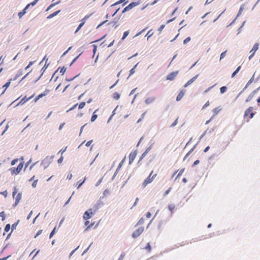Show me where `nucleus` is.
I'll return each instance as SVG.
<instances>
[{
  "instance_id": "1",
  "label": "nucleus",
  "mask_w": 260,
  "mask_h": 260,
  "mask_svg": "<svg viewBox=\"0 0 260 260\" xmlns=\"http://www.w3.org/2000/svg\"><path fill=\"white\" fill-rule=\"evenodd\" d=\"M153 171H152L150 175L147 177L143 183V186L145 187L147 184L151 183L154 179L156 177L157 174H154L152 175Z\"/></svg>"
},
{
  "instance_id": "2",
  "label": "nucleus",
  "mask_w": 260,
  "mask_h": 260,
  "mask_svg": "<svg viewBox=\"0 0 260 260\" xmlns=\"http://www.w3.org/2000/svg\"><path fill=\"white\" fill-rule=\"evenodd\" d=\"M253 108L252 107H249L247 109L244 114V118H246L249 116V119H251L254 115L255 113L253 112Z\"/></svg>"
},
{
  "instance_id": "3",
  "label": "nucleus",
  "mask_w": 260,
  "mask_h": 260,
  "mask_svg": "<svg viewBox=\"0 0 260 260\" xmlns=\"http://www.w3.org/2000/svg\"><path fill=\"white\" fill-rule=\"evenodd\" d=\"M23 167V162H22L19 164L17 168H12L11 169V172L12 174H18L21 170Z\"/></svg>"
},
{
  "instance_id": "4",
  "label": "nucleus",
  "mask_w": 260,
  "mask_h": 260,
  "mask_svg": "<svg viewBox=\"0 0 260 260\" xmlns=\"http://www.w3.org/2000/svg\"><path fill=\"white\" fill-rule=\"evenodd\" d=\"M144 228L143 226L139 228L136 230L132 234V237L136 238L139 237L144 231Z\"/></svg>"
},
{
  "instance_id": "5",
  "label": "nucleus",
  "mask_w": 260,
  "mask_h": 260,
  "mask_svg": "<svg viewBox=\"0 0 260 260\" xmlns=\"http://www.w3.org/2000/svg\"><path fill=\"white\" fill-rule=\"evenodd\" d=\"M138 2H132L131 4H129L127 6H126L122 11V13H124L126 11H129L134 7L137 6L139 5Z\"/></svg>"
},
{
  "instance_id": "6",
  "label": "nucleus",
  "mask_w": 260,
  "mask_h": 260,
  "mask_svg": "<svg viewBox=\"0 0 260 260\" xmlns=\"http://www.w3.org/2000/svg\"><path fill=\"white\" fill-rule=\"evenodd\" d=\"M90 15L88 16H85L82 20H81V23L79 24L77 28L76 29L75 33H77L81 28V27L84 25V24L85 23L86 20L89 18Z\"/></svg>"
},
{
  "instance_id": "7",
  "label": "nucleus",
  "mask_w": 260,
  "mask_h": 260,
  "mask_svg": "<svg viewBox=\"0 0 260 260\" xmlns=\"http://www.w3.org/2000/svg\"><path fill=\"white\" fill-rule=\"evenodd\" d=\"M90 15L88 16H85L82 20H81V23L79 24L77 28L76 29L75 33H77L81 28V27L84 25V24L85 23L86 20L89 18Z\"/></svg>"
},
{
  "instance_id": "8",
  "label": "nucleus",
  "mask_w": 260,
  "mask_h": 260,
  "mask_svg": "<svg viewBox=\"0 0 260 260\" xmlns=\"http://www.w3.org/2000/svg\"><path fill=\"white\" fill-rule=\"evenodd\" d=\"M90 15L88 16H85L82 20H81V23L79 24L77 28L76 29L75 33H77L81 28V27L84 25V24L85 23L86 20L89 18Z\"/></svg>"
},
{
  "instance_id": "9",
  "label": "nucleus",
  "mask_w": 260,
  "mask_h": 260,
  "mask_svg": "<svg viewBox=\"0 0 260 260\" xmlns=\"http://www.w3.org/2000/svg\"><path fill=\"white\" fill-rule=\"evenodd\" d=\"M93 214L91 209H89L88 211H86L83 215L84 219L87 220L90 219L92 215Z\"/></svg>"
},
{
  "instance_id": "10",
  "label": "nucleus",
  "mask_w": 260,
  "mask_h": 260,
  "mask_svg": "<svg viewBox=\"0 0 260 260\" xmlns=\"http://www.w3.org/2000/svg\"><path fill=\"white\" fill-rule=\"evenodd\" d=\"M35 96V94H33L32 95H31L30 96L28 97V98H27L26 96H25L24 97H23L20 101L18 103V104H17V105H23L25 103H26L27 101L29 100L30 99H32V98H34Z\"/></svg>"
},
{
  "instance_id": "11",
  "label": "nucleus",
  "mask_w": 260,
  "mask_h": 260,
  "mask_svg": "<svg viewBox=\"0 0 260 260\" xmlns=\"http://www.w3.org/2000/svg\"><path fill=\"white\" fill-rule=\"evenodd\" d=\"M178 74V71L173 72L167 76V79L170 81L173 80Z\"/></svg>"
},
{
  "instance_id": "12",
  "label": "nucleus",
  "mask_w": 260,
  "mask_h": 260,
  "mask_svg": "<svg viewBox=\"0 0 260 260\" xmlns=\"http://www.w3.org/2000/svg\"><path fill=\"white\" fill-rule=\"evenodd\" d=\"M259 44L258 43H255L254 45L253 46L252 49L251 50L250 52H251V54L249 56V59H251V58L254 55L255 51L258 49V48Z\"/></svg>"
},
{
  "instance_id": "13",
  "label": "nucleus",
  "mask_w": 260,
  "mask_h": 260,
  "mask_svg": "<svg viewBox=\"0 0 260 260\" xmlns=\"http://www.w3.org/2000/svg\"><path fill=\"white\" fill-rule=\"evenodd\" d=\"M49 92V90H45L43 93H42L38 95L37 96H36L34 99V102L36 103L39 100H40L41 98H43V96L46 95L47 93Z\"/></svg>"
},
{
  "instance_id": "14",
  "label": "nucleus",
  "mask_w": 260,
  "mask_h": 260,
  "mask_svg": "<svg viewBox=\"0 0 260 260\" xmlns=\"http://www.w3.org/2000/svg\"><path fill=\"white\" fill-rule=\"evenodd\" d=\"M137 155L136 151L132 152L129 155V164H132Z\"/></svg>"
},
{
  "instance_id": "15",
  "label": "nucleus",
  "mask_w": 260,
  "mask_h": 260,
  "mask_svg": "<svg viewBox=\"0 0 260 260\" xmlns=\"http://www.w3.org/2000/svg\"><path fill=\"white\" fill-rule=\"evenodd\" d=\"M21 198H22V193H18L17 194L16 196L15 197V202L13 205L14 207H15L18 205V204L21 200Z\"/></svg>"
},
{
  "instance_id": "16",
  "label": "nucleus",
  "mask_w": 260,
  "mask_h": 260,
  "mask_svg": "<svg viewBox=\"0 0 260 260\" xmlns=\"http://www.w3.org/2000/svg\"><path fill=\"white\" fill-rule=\"evenodd\" d=\"M198 75L195 76L194 77H193V78H192L191 79H190L189 80H188L184 85V87H187L188 86H189V85H190L191 84H192L196 80V79L198 78Z\"/></svg>"
},
{
  "instance_id": "17",
  "label": "nucleus",
  "mask_w": 260,
  "mask_h": 260,
  "mask_svg": "<svg viewBox=\"0 0 260 260\" xmlns=\"http://www.w3.org/2000/svg\"><path fill=\"white\" fill-rule=\"evenodd\" d=\"M185 90H181L179 94H178L177 98H176V101H179L181 100V99L183 97V96L185 94Z\"/></svg>"
},
{
  "instance_id": "18",
  "label": "nucleus",
  "mask_w": 260,
  "mask_h": 260,
  "mask_svg": "<svg viewBox=\"0 0 260 260\" xmlns=\"http://www.w3.org/2000/svg\"><path fill=\"white\" fill-rule=\"evenodd\" d=\"M155 100V97H150L146 99L145 101V103L148 105L153 102Z\"/></svg>"
},
{
  "instance_id": "19",
  "label": "nucleus",
  "mask_w": 260,
  "mask_h": 260,
  "mask_svg": "<svg viewBox=\"0 0 260 260\" xmlns=\"http://www.w3.org/2000/svg\"><path fill=\"white\" fill-rule=\"evenodd\" d=\"M23 70H19L16 75H15V77L13 79V80H16L18 78L20 77L23 75Z\"/></svg>"
},
{
  "instance_id": "20",
  "label": "nucleus",
  "mask_w": 260,
  "mask_h": 260,
  "mask_svg": "<svg viewBox=\"0 0 260 260\" xmlns=\"http://www.w3.org/2000/svg\"><path fill=\"white\" fill-rule=\"evenodd\" d=\"M168 208L171 213L172 214L174 212V209H175V205L174 204H170L168 206Z\"/></svg>"
},
{
  "instance_id": "21",
  "label": "nucleus",
  "mask_w": 260,
  "mask_h": 260,
  "mask_svg": "<svg viewBox=\"0 0 260 260\" xmlns=\"http://www.w3.org/2000/svg\"><path fill=\"white\" fill-rule=\"evenodd\" d=\"M255 93V91H253L248 96V98L246 99L245 102H249L251 100V99L253 98V96H254V94Z\"/></svg>"
},
{
  "instance_id": "22",
  "label": "nucleus",
  "mask_w": 260,
  "mask_h": 260,
  "mask_svg": "<svg viewBox=\"0 0 260 260\" xmlns=\"http://www.w3.org/2000/svg\"><path fill=\"white\" fill-rule=\"evenodd\" d=\"M98 111V110H96L93 113V114H92V116L91 118V122H93L95 120V119L97 118L98 117V115L95 114V112Z\"/></svg>"
},
{
  "instance_id": "23",
  "label": "nucleus",
  "mask_w": 260,
  "mask_h": 260,
  "mask_svg": "<svg viewBox=\"0 0 260 260\" xmlns=\"http://www.w3.org/2000/svg\"><path fill=\"white\" fill-rule=\"evenodd\" d=\"M60 11V10H58V11H57L53 13H52L51 14L49 15L48 17H47V18L48 19H50V18H52V17L55 16L57 14H58L59 13Z\"/></svg>"
},
{
  "instance_id": "24",
  "label": "nucleus",
  "mask_w": 260,
  "mask_h": 260,
  "mask_svg": "<svg viewBox=\"0 0 260 260\" xmlns=\"http://www.w3.org/2000/svg\"><path fill=\"white\" fill-rule=\"evenodd\" d=\"M26 10V9H25V8L21 12L18 13V15L20 18H21L25 14Z\"/></svg>"
},
{
  "instance_id": "25",
  "label": "nucleus",
  "mask_w": 260,
  "mask_h": 260,
  "mask_svg": "<svg viewBox=\"0 0 260 260\" xmlns=\"http://www.w3.org/2000/svg\"><path fill=\"white\" fill-rule=\"evenodd\" d=\"M39 0H35L34 2L30 3V4H28L26 7H25V9H27L28 8V7L30 6H34L35 5L37 2H38Z\"/></svg>"
},
{
  "instance_id": "26",
  "label": "nucleus",
  "mask_w": 260,
  "mask_h": 260,
  "mask_svg": "<svg viewBox=\"0 0 260 260\" xmlns=\"http://www.w3.org/2000/svg\"><path fill=\"white\" fill-rule=\"evenodd\" d=\"M241 69V66H239L237 69L234 72V73L232 74L231 77L234 78L235 75L238 73V72L240 71Z\"/></svg>"
},
{
  "instance_id": "27",
  "label": "nucleus",
  "mask_w": 260,
  "mask_h": 260,
  "mask_svg": "<svg viewBox=\"0 0 260 260\" xmlns=\"http://www.w3.org/2000/svg\"><path fill=\"white\" fill-rule=\"evenodd\" d=\"M13 79H10L8 82H7L4 86H3V87H4L5 89V90H6V89L10 86V83H11V81Z\"/></svg>"
},
{
  "instance_id": "28",
  "label": "nucleus",
  "mask_w": 260,
  "mask_h": 260,
  "mask_svg": "<svg viewBox=\"0 0 260 260\" xmlns=\"http://www.w3.org/2000/svg\"><path fill=\"white\" fill-rule=\"evenodd\" d=\"M151 31H152L151 29L149 30L146 35V37H147V40H148L153 34V33Z\"/></svg>"
},
{
  "instance_id": "29",
  "label": "nucleus",
  "mask_w": 260,
  "mask_h": 260,
  "mask_svg": "<svg viewBox=\"0 0 260 260\" xmlns=\"http://www.w3.org/2000/svg\"><path fill=\"white\" fill-rule=\"evenodd\" d=\"M220 110L221 109L219 107H217L214 109L212 111L214 115H216Z\"/></svg>"
},
{
  "instance_id": "30",
  "label": "nucleus",
  "mask_w": 260,
  "mask_h": 260,
  "mask_svg": "<svg viewBox=\"0 0 260 260\" xmlns=\"http://www.w3.org/2000/svg\"><path fill=\"white\" fill-rule=\"evenodd\" d=\"M120 94L117 92H115L113 94V98L115 100H118L120 98Z\"/></svg>"
},
{
  "instance_id": "31",
  "label": "nucleus",
  "mask_w": 260,
  "mask_h": 260,
  "mask_svg": "<svg viewBox=\"0 0 260 260\" xmlns=\"http://www.w3.org/2000/svg\"><path fill=\"white\" fill-rule=\"evenodd\" d=\"M226 89L227 87L226 86H222L220 88V92L221 93H223L224 92L226 91Z\"/></svg>"
},
{
  "instance_id": "32",
  "label": "nucleus",
  "mask_w": 260,
  "mask_h": 260,
  "mask_svg": "<svg viewBox=\"0 0 260 260\" xmlns=\"http://www.w3.org/2000/svg\"><path fill=\"white\" fill-rule=\"evenodd\" d=\"M145 249L147 250L148 252H150L151 250V247L149 243H148L146 246L145 247Z\"/></svg>"
},
{
  "instance_id": "33",
  "label": "nucleus",
  "mask_w": 260,
  "mask_h": 260,
  "mask_svg": "<svg viewBox=\"0 0 260 260\" xmlns=\"http://www.w3.org/2000/svg\"><path fill=\"white\" fill-rule=\"evenodd\" d=\"M137 64H136L134 67L133 69H132L131 70H130V73H129V76H131V75H132L135 72V69L136 68V67H137Z\"/></svg>"
},
{
  "instance_id": "34",
  "label": "nucleus",
  "mask_w": 260,
  "mask_h": 260,
  "mask_svg": "<svg viewBox=\"0 0 260 260\" xmlns=\"http://www.w3.org/2000/svg\"><path fill=\"white\" fill-rule=\"evenodd\" d=\"M129 31H126L123 33V37L121 38V40H124V39L128 35Z\"/></svg>"
},
{
  "instance_id": "35",
  "label": "nucleus",
  "mask_w": 260,
  "mask_h": 260,
  "mask_svg": "<svg viewBox=\"0 0 260 260\" xmlns=\"http://www.w3.org/2000/svg\"><path fill=\"white\" fill-rule=\"evenodd\" d=\"M226 51H225L221 53L220 56V60H221L225 57V56L226 55Z\"/></svg>"
},
{
  "instance_id": "36",
  "label": "nucleus",
  "mask_w": 260,
  "mask_h": 260,
  "mask_svg": "<svg viewBox=\"0 0 260 260\" xmlns=\"http://www.w3.org/2000/svg\"><path fill=\"white\" fill-rule=\"evenodd\" d=\"M85 103L83 102H81L79 105V109H82L84 108V107L85 106Z\"/></svg>"
},
{
  "instance_id": "37",
  "label": "nucleus",
  "mask_w": 260,
  "mask_h": 260,
  "mask_svg": "<svg viewBox=\"0 0 260 260\" xmlns=\"http://www.w3.org/2000/svg\"><path fill=\"white\" fill-rule=\"evenodd\" d=\"M55 230H56V227H55L53 229V230L52 231V232H51V233L50 234V236H49L50 238H51L54 235V234L55 233Z\"/></svg>"
},
{
  "instance_id": "38",
  "label": "nucleus",
  "mask_w": 260,
  "mask_h": 260,
  "mask_svg": "<svg viewBox=\"0 0 260 260\" xmlns=\"http://www.w3.org/2000/svg\"><path fill=\"white\" fill-rule=\"evenodd\" d=\"M10 229V225L9 224H8L6 225L5 226V231L6 232H8L9 231Z\"/></svg>"
},
{
  "instance_id": "39",
  "label": "nucleus",
  "mask_w": 260,
  "mask_h": 260,
  "mask_svg": "<svg viewBox=\"0 0 260 260\" xmlns=\"http://www.w3.org/2000/svg\"><path fill=\"white\" fill-rule=\"evenodd\" d=\"M38 181V179H37V180H34V181L32 182V186L34 188H35V187L37 186V184Z\"/></svg>"
},
{
  "instance_id": "40",
  "label": "nucleus",
  "mask_w": 260,
  "mask_h": 260,
  "mask_svg": "<svg viewBox=\"0 0 260 260\" xmlns=\"http://www.w3.org/2000/svg\"><path fill=\"white\" fill-rule=\"evenodd\" d=\"M178 118H177L175 121L174 122L170 125L171 127H174L178 123Z\"/></svg>"
},
{
  "instance_id": "41",
  "label": "nucleus",
  "mask_w": 260,
  "mask_h": 260,
  "mask_svg": "<svg viewBox=\"0 0 260 260\" xmlns=\"http://www.w3.org/2000/svg\"><path fill=\"white\" fill-rule=\"evenodd\" d=\"M125 253H122V254L120 255V256H119V258H118L117 260H123V258H124V256H125Z\"/></svg>"
},
{
  "instance_id": "42",
  "label": "nucleus",
  "mask_w": 260,
  "mask_h": 260,
  "mask_svg": "<svg viewBox=\"0 0 260 260\" xmlns=\"http://www.w3.org/2000/svg\"><path fill=\"white\" fill-rule=\"evenodd\" d=\"M17 192H18V189H17V188L16 187H14V190L13 191V197H14L15 194H16L17 193Z\"/></svg>"
},
{
  "instance_id": "43",
  "label": "nucleus",
  "mask_w": 260,
  "mask_h": 260,
  "mask_svg": "<svg viewBox=\"0 0 260 260\" xmlns=\"http://www.w3.org/2000/svg\"><path fill=\"white\" fill-rule=\"evenodd\" d=\"M93 55H94L96 52V50H97V46L95 45H93Z\"/></svg>"
},
{
  "instance_id": "44",
  "label": "nucleus",
  "mask_w": 260,
  "mask_h": 260,
  "mask_svg": "<svg viewBox=\"0 0 260 260\" xmlns=\"http://www.w3.org/2000/svg\"><path fill=\"white\" fill-rule=\"evenodd\" d=\"M190 40V37H187L184 41H183V43L184 44H186L187 43H188V42H189Z\"/></svg>"
},
{
  "instance_id": "45",
  "label": "nucleus",
  "mask_w": 260,
  "mask_h": 260,
  "mask_svg": "<svg viewBox=\"0 0 260 260\" xmlns=\"http://www.w3.org/2000/svg\"><path fill=\"white\" fill-rule=\"evenodd\" d=\"M18 160V158H16V159H13L11 162V164L12 166H13L14 165Z\"/></svg>"
},
{
  "instance_id": "46",
  "label": "nucleus",
  "mask_w": 260,
  "mask_h": 260,
  "mask_svg": "<svg viewBox=\"0 0 260 260\" xmlns=\"http://www.w3.org/2000/svg\"><path fill=\"white\" fill-rule=\"evenodd\" d=\"M0 216L2 217V220H4L5 218V212L4 211L3 212H1L0 213Z\"/></svg>"
},
{
  "instance_id": "47",
  "label": "nucleus",
  "mask_w": 260,
  "mask_h": 260,
  "mask_svg": "<svg viewBox=\"0 0 260 260\" xmlns=\"http://www.w3.org/2000/svg\"><path fill=\"white\" fill-rule=\"evenodd\" d=\"M184 171V169H183L179 171V172L178 173L176 178L179 177V176H180L182 174V173H183Z\"/></svg>"
},
{
  "instance_id": "48",
  "label": "nucleus",
  "mask_w": 260,
  "mask_h": 260,
  "mask_svg": "<svg viewBox=\"0 0 260 260\" xmlns=\"http://www.w3.org/2000/svg\"><path fill=\"white\" fill-rule=\"evenodd\" d=\"M209 101H207L205 104L203 106V108H202V109H205V108H206L207 107L209 106Z\"/></svg>"
},
{
  "instance_id": "49",
  "label": "nucleus",
  "mask_w": 260,
  "mask_h": 260,
  "mask_svg": "<svg viewBox=\"0 0 260 260\" xmlns=\"http://www.w3.org/2000/svg\"><path fill=\"white\" fill-rule=\"evenodd\" d=\"M42 233V230H39L37 234L36 235V236H35V238H37L38 236H39L40 235H41Z\"/></svg>"
},
{
  "instance_id": "50",
  "label": "nucleus",
  "mask_w": 260,
  "mask_h": 260,
  "mask_svg": "<svg viewBox=\"0 0 260 260\" xmlns=\"http://www.w3.org/2000/svg\"><path fill=\"white\" fill-rule=\"evenodd\" d=\"M34 62V61H30V62H29L28 65L27 67H26V68H25V70H27V69H28V68H29L31 65H32V64H33Z\"/></svg>"
},
{
  "instance_id": "51",
  "label": "nucleus",
  "mask_w": 260,
  "mask_h": 260,
  "mask_svg": "<svg viewBox=\"0 0 260 260\" xmlns=\"http://www.w3.org/2000/svg\"><path fill=\"white\" fill-rule=\"evenodd\" d=\"M171 189H172V188H171V187H170L168 189H167V190L165 191V193H164V196H167V194H168L170 192V191H171Z\"/></svg>"
},
{
  "instance_id": "52",
  "label": "nucleus",
  "mask_w": 260,
  "mask_h": 260,
  "mask_svg": "<svg viewBox=\"0 0 260 260\" xmlns=\"http://www.w3.org/2000/svg\"><path fill=\"white\" fill-rule=\"evenodd\" d=\"M165 27V25H160V26L158 28V30L159 31H161V30L164 29V28Z\"/></svg>"
},
{
  "instance_id": "53",
  "label": "nucleus",
  "mask_w": 260,
  "mask_h": 260,
  "mask_svg": "<svg viewBox=\"0 0 260 260\" xmlns=\"http://www.w3.org/2000/svg\"><path fill=\"white\" fill-rule=\"evenodd\" d=\"M92 140L89 141H88V142L86 143V145H86L87 147H89V146L91 145V144L92 143Z\"/></svg>"
},
{
  "instance_id": "54",
  "label": "nucleus",
  "mask_w": 260,
  "mask_h": 260,
  "mask_svg": "<svg viewBox=\"0 0 260 260\" xmlns=\"http://www.w3.org/2000/svg\"><path fill=\"white\" fill-rule=\"evenodd\" d=\"M147 29V28H145L144 29H143V30H142L141 31H140V32H139L136 35V36H138L139 35H140L143 31H144L146 29Z\"/></svg>"
},
{
  "instance_id": "55",
  "label": "nucleus",
  "mask_w": 260,
  "mask_h": 260,
  "mask_svg": "<svg viewBox=\"0 0 260 260\" xmlns=\"http://www.w3.org/2000/svg\"><path fill=\"white\" fill-rule=\"evenodd\" d=\"M66 69L64 67H62L60 70V72L62 74L65 72Z\"/></svg>"
},
{
  "instance_id": "56",
  "label": "nucleus",
  "mask_w": 260,
  "mask_h": 260,
  "mask_svg": "<svg viewBox=\"0 0 260 260\" xmlns=\"http://www.w3.org/2000/svg\"><path fill=\"white\" fill-rule=\"evenodd\" d=\"M243 10V7H241L240 8V9H239V12H238V16L239 15L242 13Z\"/></svg>"
},
{
  "instance_id": "57",
  "label": "nucleus",
  "mask_w": 260,
  "mask_h": 260,
  "mask_svg": "<svg viewBox=\"0 0 260 260\" xmlns=\"http://www.w3.org/2000/svg\"><path fill=\"white\" fill-rule=\"evenodd\" d=\"M31 71H30L29 72H28V73H27L24 76H23L21 81L23 80V79H24L27 76H28L29 75V74L31 73Z\"/></svg>"
},
{
  "instance_id": "58",
  "label": "nucleus",
  "mask_w": 260,
  "mask_h": 260,
  "mask_svg": "<svg viewBox=\"0 0 260 260\" xmlns=\"http://www.w3.org/2000/svg\"><path fill=\"white\" fill-rule=\"evenodd\" d=\"M119 81V80L117 79V81H116V82L113 85H112L110 87V89H112V88H113L117 84V83Z\"/></svg>"
},
{
  "instance_id": "59",
  "label": "nucleus",
  "mask_w": 260,
  "mask_h": 260,
  "mask_svg": "<svg viewBox=\"0 0 260 260\" xmlns=\"http://www.w3.org/2000/svg\"><path fill=\"white\" fill-rule=\"evenodd\" d=\"M72 174L71 173L68 174V176H67V179H69V180H71L72 178Z\"/></svg>"
},
{
  "instance_id": "60",
  "label": "nucleus",
  "mask_w": 260,
  "mask_h": 260,
  "mask_svg": "<svg viewBox=\"0 0 260 260\" xmlns=\"http://www.w3.org/2000/svg\"><path fill=\"white\" fill-rule=\"evenodd\" d=\"M63 160V157L61 156L57 160L58 163H61Z\"/></svg>"
},
{
  "instance_id": "61",
  "label": "nucleus",
  "mask_w": 260,
  "mask_h": 260,
  "mask_svg": "<svg viewBox=\"0 0 260 260\" xmlns=\"http://www.w3.org/2000/svg\"><path fill=\"white\" fill-rule=\"evenodd\" d=\"M146 216L147 218H149L151 216L150 212H148L147 213Z\"/></svg>"
},
{
  "instance_id": "62",
  "label": "nucleus",
  "mask_w": 260,
  "mask_h": 260,
  "mask_svg": "<svg viewBox=\"0 0 260 260\" xmlns=\"http://www.w3.org/2000/svg\"><path fill=\"white\" fill-rule=\"evenodd\" d=\"M124 1H125V0H120L119 1H118V2H116V3H115L113 5L119 4H121V3H123Z\"/></svg>"
},
{
  "instance_id": "63",
  "label": "nucleus",
  "mask_w": 260,
  "mask_h": 260,
  "mask_svg": "<svg viewBox=\"0 0 260 260\" xmlns=\"http://www.w3.org/2000/svg\"><path fill=\"white\" fill-rule=\"evenodd\" d=\"M147 151H146L143 154H142V156H141V159H142V158H143L145 156H146L147 155Z\"/></svg>"
},
{
  "instance_id": "64",
  "label": "nucleus",
  "mask_w": 260,
  "mask_h": 260,
  "mask_svg": "<svg viewBox=\"0 0 260 260\" xmlns=\"http://www.w3.org/2000/svg\"><path fill=\"white\" fill-rule=\"evenodd\" d=\"M210 149V147L209 146H207V147L205 148V149H204V152H206L208 151V150Z\"/></svg>"
}]
</instances>
